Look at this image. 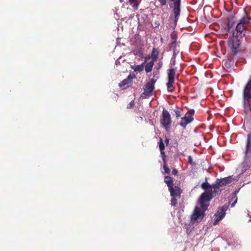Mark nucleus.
Instances as JSON below:
<instances>
[{
  "instance_id": "9b49d317",
  "label": "nucleus",
  "mask_w": 251,
  "mask_h": 251,
  "mask_svg": "<svg viewBox=\"0 0 251 251\" xmlns=\"http://www.w3.org/2000/svg\"><path fill=\"white\" fill-rule=\"evenodd\" d=\"M169 191L172 197H177L178 198L180 197L182 192L180 188L177 186H172L169 189Z\"/></svg>"
},
{
  "instance_id": "bb28decb",
  "label": "nucleus",
  "mask_w": 251,
  "mask_h": 251,
  "mask_svg": "<svg viewBox=\"0 0 251 251\" xmlns=\"http://www.w3.org/2000/svg\"><path fill=\"white\" fill-rule=\"evenodd\" d=\"M160 154L162 158L163 163L166 162V155L164 151H160Z\"/></svg>"
},
{
  "instance_id": "4be33fe9",
  "label": "nucleus",
  "mask_w": 251,
  "mask_h": 251,
  "mask_svg": "<svg viewBox=\"0 0 251 251\" xmlns=\"http://www.w3.org/2000/svg\"><path fill=\"white\" fill-rule=\"evenodd\" d=\"M158 144L160 151H164L165 149V145L162 138H160Z\"/></svg>"
},
{
  "instance_id": "6ab92c4d",
  "label": "nucleus",
  "mask_w": 251,
  "mask_h": 251,
  "mask_svg": "<svg viewBox=\"0 0 251 251\" xmlns=\"http://www.w3.org/2000/svg\"><path fill=\"white\" fill-rule=\"evenodd\" d=\"M154 61H151L149 63L145 65V70L147 73H150L152 71L153 66L154 65Z\"/></svg>"
},
{
  "instance_id": "f257e3e1",
  "label": "nucleus",
  "mask_w": 251,
  "mask_h": 251,
  "mask_svg": "<svg viewBox=\"0 0 251 251\" xmlns=\"http://www.w3.org/2000/svg\"><path fill=\"white\" fill-rule=\"evenodd\" d=\"M234 180L232 176H229L223 178L217 179L215 183L210 185L207 181L202 183L201 187L205 192L202 193L200 197V202L201 206L206 209L208 206V202L217 195L221 193V187L226 186L231 183Z\"/></svg>"
},
{
  "instance_id": "c85d7f7f",
  "label": "nucleus",
  "mask_w": 251,
  "mask_h": 251,
  "mask_svg": "<svg viewBox=\"0 0 251 251\" xmlns=\"http://www.w3.org/2000/svg\"><path fill=\"white\" fill-rule=\"evenodd\" d=\"M169 141H170L169 139L166 137H165V143H166L167 146L168 145L169 143Z\"/></svg>"
},
{
  "instance_id": "b1692460",
  "label": "nucleus",
  "mask_w": 251,
  "mask_h": 251,
  "mask_svg": "<svg viewBox=\"0 0 251 251\" xmlns=\"http://www.w3.org/2000/svg\"><path fill=\"white\" fill-rule=\"evenodd\" d=\"M177 197H172L171 200V205L172 206H175L177 203V201L176 199Z\"/></svg>"
},
{
  "instance_id": "a878e982",
  "label": "nucleus",
  "mask_w": 251,
  "mask_h": 251,
  "mask_svg": "<svg viewBox=\"0 0 251 251\" xmlns=\"http://www.w3.org/2000/svg\"><path fill=\"white\" fill-rule=\"evenodd\" d=\"M135 103L134 100H131L127 105V108L131 109L134 106Z\"/></svg>"
},
{
  "instance_id": "dca6fc26",
  "label": "nucleus",
  "mask_w": 251,
  "mask_h": 251,
  "mask_svg": "<svg viewBox=\"0 0 251 251\" xmlns=\"http://www.w3.org/2000/svg\"><path fill=\"white\" fill-rule=\"evenodd\" d=\"M164 182L168 187V189L174 186L173 178L170 176L164 177Z\"/></svg>"
},
{
  "instance_id": "39448f33",
  "label": "nucleus",
  "mask_w": 251,
  "mask_h": 251,
  "mask_svg": "<svg viewBox=\"0 0 251 251\" xmlns=\"http://www.w3.org/2000/svg\"><path fill=\"white\" fill-rule=\"evenodd\" d=\"M244 166L250 167L251 166V133L248 134L246 149L244 152Z\"/></svg>"
},
{
  "instance_id": "4468645a",
  "label": "nucleus",
  "mask_w": 251,
  "mask_h": 251,
  "mask_svg": "<svg viewBox=\"0 0 251 251\" xmlns=\"http://www.w3.org/2000/svg\"><path fill=\"white\" fill-rule=\"evenodd\" d=\"M159 54V51L158 49L155 48H153L151 53V58L152 61L154 62L156 61L158 58Z\"/></svg>"
},
{
  "instance_id": "9d476101",
  "label": "nucleus",
  "mask_w": 251,
  "mask_h": 251,
  "mask_svg": "<svg viewBox=\"0 0 251 251\" xmlns=\"http://www.w3.org/2000/svg\"><path fill=\"white\" fill-rule=\"evenodd\" d=\"M227 208L228 206L225 205L217 211V212L215 214L216 219L214 222V224H217L224 217L226 214V211L227 210Z\"/></svg>"
},
{
  "instance_id": "a211bd4d",
  "label": "nucleus",
  "mask_w": 251,
  "mask_h": 251,
  "mask_svg": "<svg viewBox=\"0 0 251 251\" xmlns=\"http://www.w3.org/2000/svg\"><path fill=\"white\" fill-rule=\"evenodd\" d=\"M132 80V78L130 75H128L127 78L124 79L122 81H121L119 83V86L120 87H124L126 86H127L129 83H131Z\"/></svg>"
},
{
  "instance_id": "1a4fd4ad",
  "label": "nucleus",
  "mask_w": 251,
  "mask_h": 251,
  "mask_svg": "<svg viewBox=\"0 0 251 251\" xmlns=\"http://www.w3.org/2000/svg\"><path fill=\"white\" fill-rule=\"evenodd\" d=\"M194 113L195 111L193 109L189 110L186 113L185 116L181 118L179 125L183 128H185L187 124L193 121Z\"/></svg>"
},
{
  "instance_id": "ddd939ff",
  "label": "nucleus",
  "mask_w": 251,
  "mask_h": 251,
  "mask_svg": "<svg viewBox=\"0 0 251 251\" xmlns=\"http://www.w3.org/2000/svg\"><path fill=\"white\" fill-rule=\"evenodd\" d=\"M140 3V0H128L127 4L131 5L134 10H137L139 8Z\"/></svg>"
},
{
  "instance_id": "c756f323",
  "label": "nucleus",
  "mask_w": 251,
  "mask_h": 251,
  "mask_svg": "<svg viewBox=\"0 0 251 251\" xmlns=\"http://www.w3.org/2000/svg\"><path fill=\"white\" fill-rule=\"evenodd\" d=\"M150 58H151V56H146L145 57V60H146V62H147V60L150 59Z\"/></svg>"
},
{
  "instance_id": "423d86ee",
  "label": "nucleus",
  "mask_w": 251,
  "mask_h": 251,
  "mask_svg": "<svg viewBox=\"0 0 251 251\" xmlns=\"http://www.w3.org/2000/svg\"><path fill=\"white\" fill-rule=\"evenodd\" d=\"M160 122L165 130L168 131L172 124V120L171 115L167 110L163 109L162 111Z\"/></svg>"
},
{
  "instance_id": "f03ea898",
  "label": "nucleus",
  "mask_w": 251,
  "mask_h": 251,
  "mask_svg": "<svg viewBox=\"0 0 251 251\" xmlns=\"http://www.w3.org/2000/svg\"><path fill=\"white\" fill-rule=\"evenodd\" d=\"M160 5H165L167 2L169 6L173 9L174 14V21L175 25H176L179 19L181 11V0H158Z\"/></svg>"
},
{
  "instance_id": "f3484780",
  "label": "nucleus",
  "mask_w": 251,
  "mask_h": 251,
  "mask_svg": "<svg viewBox=\"0 0 251 251\" xmlns=\"http://www.w3.org/2000/svg\"><path fill=\"white\" fill-rule=\"evenodd\" d=\"M146 63V60H145V61L141 65L132 66L131 68L135 72H141L143 70L144 67Z\"/></svg>"
},
{
  "instance_id": "cd10ccee",
  "label": "nucleus",
  "mask_w": 251,
  "mask_h": 251,
  "mask_svg": "<svg viewBox=\"0 0 251 251\" xmlns=\"http://www.w3.org/2000/svg\"><path fill=\"white\" fill-rule=\"evenodd\" d=\"M172 173L173 175L176 176L178 173V171L175 168L172 170Z\"/></svg>"
},
{
  "instance_id": "0eeeda50",
  "label": "nucleus",
  "mask_w": 251,
  "mask_h": 251,
  "mask_svg": "<svg viewBox=\"0 0 251 251\" xmlns=\"http://www.w3.org/2000/svg\"><path fill=\"white\" fill-rule=\"evenodd\" d=\"M199 203L202 209H201L200 207L196 206L193 214L191 216V220L192 222L194 221H201L204 216V211L207 209H204L203 207L201 206V204L200 202V198L199 199Z\"/></svg>"
},
{
  "instance_id": "f8f14e48",
  "label": "nucleus",
  "mask_w": 251,
  "mask_h": 251,
  "mask_svg": "<svg viewBox=\"0 0 251 251\" xmlns=\"http://www.w3.org/2000/svg\"><path fill=\"white\" fill-rule=\"evenodd\" d=\"M176 69L170 68L168 70V79L169 81H175V76L176 75Z\"/></svg>"
},
{
  "instance_id": "7ed1b4c3",
  "label": "nucleus",
  "mask_w": 251,
  "mask_h": 251,
  "mask_svg": "<svg viewBox=\"0 0 251 251\" xmlns=\"http://www.w3.org/2000/svg\"><path fill=\"white\" fill-rule=\"evenodd\" d=\"M241 39L240 37L235 36V32H233L232 36L228 38V47L230 49V53L233 56L237 54L240 50Z\"/></svg>"
},
{
  "instance_id": "aec40b11",
  "label": "nucleus",
  "mask_w": 251,
  "mask_h": 251,
  "mask_svg": "<svg viewBox=\"0 0 251 251\" xmlns=\"http://www.w3.org/2000/svg\"><path fill=\"white\" fill-rule=\"evenodd\" d=\"M175 81H168L167 83V86L168 90L170 91L171 92H173L174 91V88L173 87V84L174 83Z\"/></svg>"
},
{
  "instance_id": "393cba45",
  "label": "nucleus",
  "mask_w": 251,
  "mask_h": 251,
  "mask_svg": "<svg viewBox=\"0 0 251 251\" xmlns=\"http://www.w3.org/2000/svg\"><path fill=\"white\" fill-rule=\"evenodd\" d=\"M182 109H179L178 107L174 110L175 115L176 118H179L181 116V111Z\"/></svg>"
},
{
  "instance_id": "2eb2a0df",
  "label": "nucleus",
  "mask_w": 251,
  "mask_h": 251,
  "mask_svg": "<svg viewBox=\"0 0 251 251\" xmlns=\"http://www.w3.org/2000/svg\"><path fill=\"white\" fill-rule=\"evenodd\" d=\"M171 48L173 51V57L176 58V56L179 52V50L177 49L178 45L177 43H170Z\"/></svg>"
},
{
  "instance_id": "20e7f679",
  "label": "nucleus",
  "mask_w": 251,
  "mask_h": 251,
  "mask_svg": "<svg viewBox=\"0 0 251 251\" xmlns=\"http://www.w3.org/2000/svg\"><path fill=\"white\" fill-rule=\"evenodd\" d=\"M251 19L247 16L243 17L240 20L236 26L235 36L242 38L245 35V33H243L247 26H248Z\"/></svg>"
},
{
  "instance_id": "473e14b6",
  "label": "nucleus",
  "mask_w": 251,
  "mask_h": 251,
  "mask_svg": "<svg viewBox=\"0 0 251 251\" xmlns=\"http://www.w3.org/2000/svg\"><path fill=\"white\" fill-rule=\"evenodd\" d=\"M161 65H162V64H159V68L161 67Z\"/></svg>"
},
{
  "instance_id": "2f4dec72",
  "label": "nucleus",
  "mask_w": 251,
  "mask_h": 251,
  "mask_svg": "<svg viewBox=\"0 0 251 251\" xmlns=\"http://www.w3.org/2000/svg\"><path fill=\"white\" fill-rule=\"evenodd\" d=\"M189 162H191V157H189Z\"/></svg>"
},
{
  "instance_id": "6e6552de",
  "label": "nucleus",
  "mask_w": 251,
  "mask_h": 251,
  "mask_svg": "<svg viewBox=\"0 0 251 251\" xmlns=\"http://www.w3.org/2000/svg\"><path fill=\"white\" fill-rule=\"evenodd\" d=\"M156 79L154 78L151 79L145 84L144 88V92L142 94V97L143 98H147L150 97L154 89V84L156 82Z\"/></svg>"
},
{
  "instance_id": "7c9ffc66",
  "label": "nucleus",
  "mask_w": 251,
  "mask_h": 251,
  "mask_svg": "<svg viewBox=\"0 0 251 251\" xmlns=\"http://www.w3.org/2000/svg\"><path fill=\"white\" fill-rule=\"evenodd\" d=\"M237 199L236 198V201H237ZM236 202V201H235V202L231 204V207H233V206H234L235 203Z\"/></svg>"
},
{
  "instance_id": "5701e85b",
  "label": "nucleus",
  "mask_w": 251,
  "mask_h": 251,
  "mask_svg": "<svg viewBox=\"0 0 251 251\" xmlns=\"http://www.w3.org/2000/svg\"><path fill=\"white\" fill-rule=\"evenodd\" d=\"M163 169L165 173L169 175L170 174V170L169 167L167 166L166 162L163 163Z\"/></svg>"
},
{
  "instance_id": "412c9836",
  "label": "nucleus",
  "mask_w": 251,
  "mask_h": 251,
  "mask_svg": "<svg viewBox=\"0 0 251 251\" xmlns=\"http://www.w3.org/2000/svg\"><path fill=\"white\" fill-rule=\"evenodd\" d=\"M171 41L170 43H176L177 37L175 33H173L171 35Z\"/></svg>"
}]
</instances>
